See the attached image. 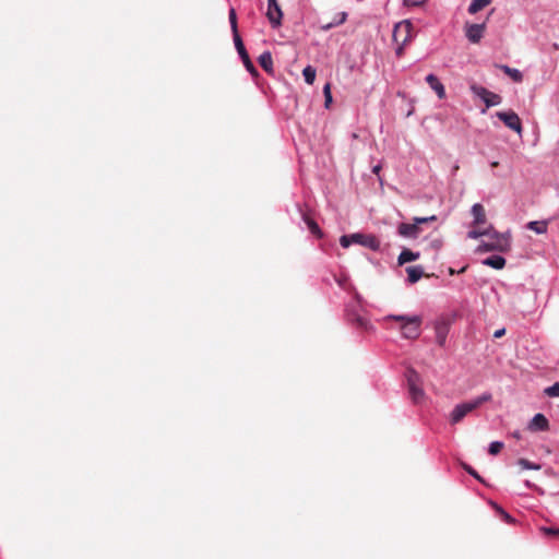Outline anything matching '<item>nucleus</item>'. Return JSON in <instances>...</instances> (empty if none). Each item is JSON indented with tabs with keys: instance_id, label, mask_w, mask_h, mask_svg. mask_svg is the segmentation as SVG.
<instances>
[{
	"instance_id": "f257e3e1",
	"label": "nucleus",
	"mask_w": 559,
	"mask_h": 559,
	"mask_svg": "<svg viewBox=\"0 0 559 559\" xmlns=\"http://www.w3.org/2000/svg\"><path fill=\"white\" fill-rule=\"evenodd\" d=\"M491 399L492 395L490 392H484L472 400L456 404L448 415L449 423L453 426L460 424L465 416L477 409L484 403L491 401Z\"/></svg>"
},
{
	"instance_id": "f03ea898",
	"label": "nucleus",
	"mask_w": 559,
	"mask_h": 559,
	"mask_svg": "<svg viewBox=\"0 0 559 559\" xmlns=\"http://www.w3.org/2000/svg\"><path fill=\"white\" fill-rule=\"evenodd\" d=\"M487 237L488 240H484L479 243L477 248L478 252L506 251L510 247L509 234L497 233L490 227L489 235H487Z\"/></svg>"
},
{
	"instance_id": "7ed1b4c3",
	"label": "nucleus",
	"mask_w": 559,
	"mask_h": 559,
	"mask_svg": "<svg viewBox=\"0 0 559 559\" xmlns=\"http://www.w3.org/2000/svg\"><path fill=\"white\" fill-rule=\"evenodd\" d=\"M340 243L343 248H348L350 245H360L372 251L380 249V240L370 234L354 233L349 235H343L340 238Z\"/></svg>"
},
{
	"instance_id": "20e7f679",
	"label": "nucleus",
	"mask_w": 559,
	"mask_h": 559,
	"mask_svg": "<svg viewBox=\"0 0 559 559\" xmlns=\"http://www.w3.org/2000/svg\"><path fill=\"white\" fill-rule=\"evenodd\" d=\"M406 379L412 402L416 405L423 404L426 401V393L421 386L419 374L411 369L406 373Z\"/></svg>"
},
{
	"instance_id": "39448f33",
	"label": "nucleus",
	"mask_w": 559,
	"mask_h": 559,
	"mask_svg": "<svg viewBox=\"0 0 559 559\" xmlns=\"http://www.w3.org/2000/svg\"><path fill=\"white\" fill-rule=\"evenodd\" d=\"M437 221L436 215L427 216V217H414V223H402L397 227V234L403 238H411L415 239L417 238L420 233V225L426 224L428 222H435Z\"/></svg>"
},
{
	"instance_id": "423d86ee",
	"label": "nucleus",
	"mask_w": 559,
	"mask_h": 559,
	"mask_svg": "<svg viewBox=\"0 0 559 559\" xmlns=\"http://www.w3.org/2000/svg\"><path fill=\"white\" fill-rule=\"evenodd\" d=\"M423 318L419 314H411L406 322L400 324V333L406 340H416L421 333Z\"/></svg>"
},
{
	"instance_id": "0eeeda50",
	"label": "nucleus",
	"mask_w": 559,
	"mask_h": 559,
	"mask_svg": "<svg viewBox=\"0 0 559 559\" xmlns=\"http://www.w3.org/2000/svg\"><path fill=\"white\" fill-rule=\"evenodd\" d=\"M412 24L407 21L401 22L395 25L393 29V39L397 44L396 55L400 56L403 52L404 46L412 38Z\"/></svg>"
},
{
	"instance_id": "6e6552de",
	"label": "nucleus",
	"mask_w": 559,
	"mask_h": 559,
	"mask_svg": "<svg viewBox=\"0 0 559 559\" xmlns=\"http://www.w3.org/2000/svg\"><path fill=\"white\" fill-rule=\"evenodd\" d=\"M471 91L474 96L480 98L486 104L487 108L497 106L501 103V97L498 94L490 92L481 85L473 84L471 85Z\"/></svg>"
},
{
	"instance_id": "1a4fd4ad",
	"label": "nucleus",
	"mask_w": 559,
	"mask_h": 559,
	"mask_svg": "<svg viewBox=\"0 0 559 559\" xmlns=\"http://www.w3.org/2000/svg\"><path fill=\"white\" fill-rule=\"evenodd\" d=\"M496 116L504 123L506 127L513 130L518 134L522 133V122L518 114L512 110L497 111Z\"/></svg>"
},
{
	"instance_id": "9d476101",
	"label": "nucleus",
	"mask_w": 559,
	"mask_h": 559,
	"mask_svg": "<svg viewBox=\"0 0 559 559\" xmlns=\"http://www.w3.org/2000/svg\"><path fill=\"white\" fill-rule=\"evenodd\" d=\"M266 17L273 28L281 26L283 12L277 0H267Z\"/></svg>"
},
{
	"instance_id": "9b49d317",
	"label": "nucleus",
	"mask_w": 559,
	"mask_h": 559,
	"mask_svg": "<svg viewBox=\"0 0 559 559\" xmlns=\"http://www.w3.org/2000/svg\"><path fill=\"white\" fill-rule=\"evenodd\" d=\"M234 44H235L236 50H237L240 59L242 60L243 66L247 69V71L250 72L252 75H255L258 73L257 69L249 58V55L245 48V45L242 43L240 35H236V38H234Z\"/></svg>"
},
{
	"instance_id": "f8f14e48",
	"label": "nucleus",
	"mask_w": 559,
	"mask_h": 559,
	"mask_svg": "<svg viewBox=\"0 0 559 559\" xmlns=\"http://www.w3.org/2000/svg\"><path fill=\"white\" fill-rule=\"evenodd\" d=\"M485 29H486L485 23H480V24H468L467 23L465 25V36L471 43L477 44L484 37Z\"/></svg>"
},
{
	"instance_id": "ddd939ff",
	"label": "nucleus",
	"mask_w": 559,
	"mask_h": 559,
	"mask_svg": "<svg viewBox=\"0 0 559 559\" xmlns=\"http://www.w3.org/2000/svg\"><path fill=\"white\" fill-rule=\"evenodd\" d=\"M527 429L532 432L546 431L549 429V421L544 414L538 413L530 420Z\"/></svg>"
},
{
	"instance_id": "4468645a",
	"label": "nucleus",
	"mask_w": 559,
	"mask_h": 559,
	"mask_svg": "<svg viewBox=\"0 0 559 559\" xmlns=\"http://www.w3.org/2000/svg\"><path fill=\"white\" fill-rule=\"evenodd\" d=\"M425 80L440 99L445 97L444 85L439 81V79L435 74H428Z\"/></svg>"
},
{
	"instance_id": "2eb2a0df",
	"label": "nucleus",
	"mask_w": 559,
	"mask_h": 559,
	"mask_svg": "<svg viewBox=\"0 0 559 559\" xmlns=\"http://www.w3.org/2000/svg\"><path fill=\"white\" fill-rule=\"evenodd\" d=\"M471 212H472V215L474 217V225H483V224H485L486 215H485L484 206L481 204L475 203L472 206Z\"/></svg>"
},
{
	"instance_id": "dca6fc26",
	"label": "nucleus",
	"mask_w": 559,
	"mask_h": 559,
	"mask_svg": "<svg viewBox=\"0 0 559 559\" xmlns=\"http://www.w3.org/2000/svg\"><path fill=\"white\" fill-rule=\"evenodd\" d=\"M483 264L495 270H501L506 265V259L501 255L493 254L483 260Z\"/></svg>"
},
{
	"instance_id": "f3484780",
	"label": "nucleus",
	"mask_w": 559,
	"mask_h": 559,
	"mask_svg": "<svg viewBox=\"0 0 559 559\" xmlns=\"http://www.w3.org/2000/svg\"><path fill=\"white\" fill-rule=\"evenodd\" d=\"M409 283L414 284L418 282L424 275V269L420 265H414L406 267Z\"/></svg>"
},
{
	"instance_id": "a211bd4d",
	"label": "nucleus",
	"mask_w": 559,
	"mask_h": 559,
	"mask_svg": "<svg viewBox=\"0 0 559 559\" xmlns=\"http://www.w3.org/2000/svg\"><path fill=\"white\" fill-rule=\"evenodd\" d=\"M347 316H348V319L353 322H356V324L358 326H360L361 329L364 330H369L372 328L371 323L369 322L368 319H366L365 317H361L359 316L358 313L356 312H353L350 313L348 310H347Z\"/></svg>"
},
{
	"instance_id": "6ab92c4d",
	"label": "nucleus",
	"mask_w": 559,
	"mask_h": 559,
	"mask_svg": "<svg viewBox=\"0 0 559 559\" xmlns=\"http://www.w3.org/2000/svg\"><path fill=\"white\" fill-rule=\"evenodd\" d=\"M259 63L266 72L273 71V58L270 51H264L259 57Z\"/></svg>"
},
{
	"instance_id": "aec40b11",
	"label": "nucleus",
	"mask_w": 559,
	"mask_h": 559,
	"mask_svg": "<svg viewBox=\"0 0 559 559\" xmlns=\"http://www.w3.org/2000/svg\"><path fill=\"white\" fill-rule=\"evenodd\" d=\"M418 258H419V252H413L408 249H404L400 253L397 261H399V264L403 265L405 263L416 261Z\"/></svg>"
},
{
	"instance_id": "412c9836",
	"label": "nucleus",
	"mask_w": 559,
	"mask_h": 559,
	"mask_svg": "<svg viewBox=\"0 0 559 559\" xmlns=\"http://www.w3.org/2000/svg\"><path fill=\"white\" fill-rule=\"evenodd\" d=\"M492 0H472V2L469 3L468 5V13L469 14H475L477 12H479L480 10H483L484 8H486L487 5H489L491 3Z\"/></svg>"
},
{
	"instance_id": "4be33fe9",
	"label": "nucleus",
	"mask_w": 559,
	"mask_h": 559,
	"mask_svg": "<svg viewBox=\"0 0 559 559\" xmlns=\"http://www.w3.org/2000/svg\"><path fill=\"white\" fill-rule=\"evenodd\" d=\"M502 71L508 74L514 82H521L523 74L519 69L510 68L509 66H501Z\"/></svg>"
},
{
	"instance_id": "5701e85b",
	"label": "nucleus",
	"mask_w": 559,
	"mask_h": 559,
	"mask_svg": "<svg viewBox=\"0 0 559 559\" xmlns=\"http://www.w3.org/2000/svg\"><path fill=\"white\" fill-rule=\"evenodd\" d=\"M527 228L530 230L535 231L538 235L545 234L547 231V223L533 221L527 224Z\"/></svg>"
},
{
	"instance_id": "b1692460",
	"label": "nucleus",
	"mask_w": 559,
	"mask_h": 559,
	"mask_svg": "<svg viewBox=\"0 0 559 559\" xmlns=\"http://www.w3.org/2000/svg\"><path fill=\"white\" fill-rule=\"evenodd\" d=\"M316 74H317V71L312 66H307L302 70V75H304L305 82L309 85L313 84V82L316 80Z\"/></svg>"
},
{
	"instance_id": "393cba45",
	"label": "nucleus",
	"mask_w": 559,
	"mask_h": 559,
	"mask_svg": "<svg viewBox=\"0 0 559 559\" xmlns=\"http://www.w3.org/2000/svg\"><path fill=\"white\" fill-rule=\"evenodd\" d=\"M516 464L522 468V469H533V471H539L542 468V466L537 463H533L526 459H519Z\"/></svg>"
},
{
	"instance_id": "a878e982",
	"label": "nucleus",
	"mask_w": 559,
	"mask_h": 559,
	"mask_svg": "<svg viewBox=\"0 0 559 559\" xmlns=\"http://www.w3.org/2000/svg\"><path fill=\"white\" fill-rule=\"evenodd\" d=\"M304 221L307 224V226H308L309 230L311 231V234H313L317 237H321L322 236L321 229H320L319 225L314 221H312L311 218H309V217H307L305 215H304Z\"/></svg>"
},
{
	"instance_id": "bb28decb",
	"label": "nucleus",
	"mask_w": 559,
	"mask_h": 559,
	"mask_svg": "<svg viewBox=\"0 0 559 559\" xmlns=\"http://www.w3.org/2000/svg\"><path fill=\"white\" fill-rule=\"evenodd\" d=\"M229 23L233 31V38H236V35H239L238 27H237V16L236 11L234 8L229 10Z\"/></svg>"
},
{
	"instance_id": "cd10ccee",
	"label": "nucleus",
	"mask_w": 559,
	"mask_h": 559,
	"mask_svg": "<svg viewBox=\"0 0 559 559\" xmlns=\"http://www.w3.org/2000/svg\"><path fill=\"white\" fill-rule=\"evenodd\" d=\"M489 230H490V227L489 228H474L467 233V237L471 239H477L481 236L489 235Z\"/></svg>"
},
{
	"instance_id": "c85d7f7f",
	"label": "nucleus",
	"mask_w": 559,
	"mask_h": 559,
	"mask_svg": "<svg viewBox=\"0 0 559 559\" xmlns=\"http://www.w3.org/2000/svg\"><path fill=\"white\" fill-rule=\"evenodd\" d=\"M411 314H388L385 317H383L382 321L384 323L391 321V320H394V321H397L400 322V324L404 323L407 321V319H409Z\"/></svg>"
},
{
	"instance_id": "c756f323",
	"label": "nucleus",
	"mask_w": 559,
	"mask_h": 559,
	"mask_svg": "<svg viewBox=\"0 0 559 559\" xmlns=\"http://www.w3.org/2000/svg\"><path fill=\"white\" fill-rule=\"evenodd\" d=\"M436 341L440 346H444L447 341V330L442 326L436 329Z\"/></svg>"
},
{
	"instance_id": "7c9ffc66",
	"label": "nucleus",
	"mask_w": 559,
	"mask_h": 559,
	"mask_svg": "<svg viewBox=\"0 0 559 559\" xmlns=\"http://www.w3.org/2000/svg\"><path fill=\"white\" fill-rule=\"evenodd\" d=\"M503 442L501 441H492L489 443L488 452L491 455H497L503 448Z\"/></svg>"
},
{
	"instance_id": "2f4dec72",
	"label": "nucleus",
	"mask_w": 559,
	"mask_h": 559,
	"mask_svg": "<svg viewBox=\"0 0 559 559\" xmlns=\"http://www.w3.org/2000/svg\"><path fill=\"white\" fill-rule=\"evenodd\" d=\"M346 20H347V13L343 11V12H338L333 17V20L331 22H332V25H334V27H336L338 25H342Z\"/></svg>"
},
{
	"instance_id": "473e14b6",
	"label": "nucleus",
	"mask_w": 559,
	"mask_h": 559,
	"mask_svg": "<svg viewBox=\"0 0 559 559\" xmlns=\"http://www.w3.org/2000/svg\"><path fill=\"white\" fill-rule=\"evenodd\" d=\"M545 394L550 397H558L559 396V382H556L552 385L546 388Z\"/></svg>"
},
{
	"instance_id": "72a5a7b5",
	"label": "nucleus",
	"mask_w": 559,
	"mask_h": 559,
	"mask_svg": "<svg viewBox=\"0 0 559 559\" xmlns=\"http://www.w3.org/2000/svg\"><path fill=\"white\" fill-rule=\"evenodd\" d=\"M323 94L325 98V107H329L332 103V94H331V86L329 83H326L323 87Z\"/></svg>"
},
{
	"instance_id": "f704fd0d",
	"label": "nucleus",
	"mask_w": 559,
	"mask_h": 559,
	"mask_svg": "<svg viewBox=\"0 0 559 559\" xmlns=\"http://www.w3.org/2000/svg\"><path fill=\"white\" fill-rule=\"evenodd\" d=\"M426 0H404V4L408 7L421 5Z\"/></svg>"
},
{
	"instance_id": "c9c22d12",
	"label": "nucleus",
	"mask_w": 559,
	"mask_h": 559,
	"mask_svg": "<svg viewBox=\"0 0 559 559\" xmlns=\"http://www.w3.org/2000/svg\"><path fill=\"white\" fill-rule=\"evenodd\" d=\"M464 468H465V471H466L469 475H472V476H473V477H475L476 479L480 480V477H479V475L477 474V472H476L475 469H473L471 466L465 465V466H464Z\"/></svg>"
},
{
	"instance_id": "e433bc0d",
	"label": "nucleus",
	"mask_w": 559,
	"mask_h": 559,
	"mask_svg": "<svg viewBox=\"0 0 559 559\" xmlns=\"http://www.w3.org/2000/svg\"><path fill=\"white\" fill-rule=\"evenodd\" d=\"M544 531L546 534L559 535V528L546 527Z\"/></svg>"
},
{
	"instance_id": "4c0bfd02",
	"label": "nucleus",
	"mask_w": 559,
	"mask_h": 559,
	"mask_svg": "<svg viewBox=\"0 0 559 559\" xmlns=\"http://www.w3.org/2000/svg\"><path fill=\"white\" fill-rule=\"evenodd\" d=\"M504 333H506V329H499V330L495 331V333H493V337H495V338H499V337H501L502 335H504Z\"/></svg>"
},
{
	"instance_id": "58836bf2",
	"label": "nucleus",
	"mask_w": 559,
	"mask_h": 559,
	"mask_svg": "<svg viewBox=\"0 0 559 559\" xmlns=\"http://www.w3.org/2000/svg\"><path fill=\"white\" fill-rule=\"evenodd\" d=\"M333 27H334V25H332V22L321 25V29L324 32H328V31L332 29Z\"/></svg>"
},
{
	"instance_id": "ea45409f",
	"label": "nucleus",
	"mask_w": 559,
	"mask_h": 559,
	"mask_svg": "<svg viewBox=\"0 0 559 559\" xmlns=\"http://www.w3.org/2000/svg\"><path fill=\"white\" fill-rule=\"evenodd\" d=\"M498 510L506 521H508V522L511 521V516L507 512H504L502 509H498Z\"/></svg>"
},
{
	"instance_id": "a19ab883",
	"label": "nucleus",
	"mask_w": 559,
	"mask_h": 559,
	"mask_svg": "<svg viewBox=\"0 0 559 559\" xmlns=\"http://www.w3.org/2000/svg\"><path fill=\"white\" fill-rule=\"evenodd\" d=\"M512 437L516 440H520L522 438L521 431L516 430L512 432Z\"/></svg>"
},
{
	"instance_id": "79ce46f5",
	"label": "nucleus",
	"mask_w": 559,
	"mask_h": 559,
	"mask_svg": "<svg viewBox=\"0 0 559 559\" xmlns=\"http://www.w3.org/2000/svg\"><path fill=\"white\" fill-rule=\"evenodd\" d=\"M380 169H381V165H380V164L374 165V166L372 167V173H373V174H376V175H379Z\"/></svg>"
},
{
	"instance_id": "37998d69",
	"label": "nucleus",
	"mask_w": 559,
	"mask_h": 559,
	"mask_svg": "<svg viewBox=\"0 0 559 559\" xmlns=\"http://www.w3.org/2000/svg\"><path fill=\"white\" fill-rule=\"evenodd\" d=\"M524 485H525L527 488H531V487H532V484H531V481H530V480H526V481L524 483Z\"/></svg>"
},
{
	"instance_id": "c03bdc74",
	"label": "nucleus",
	"mask_w": 559,
	"mask_h": 559,
	"mask_svg": "<svg viewBox=\"0 0 559 559\" xmlns=\"http://www.w3.org/2000/svg\"><path fill=\"white\" fill-rule=\"evenodd\" d=\"M405 37V32H403L401 35H400V41L402 40V38Z\"/></svg>"
},
{
	"instance_id": "a18cd8bd",
	"label": "nucleus",
	"mask_w": 559,
	"mask_h": 559,
	"mask_svg": "<svg viewBox=\"0 0 559 559\" xmlns=\"http://www.w3.org/2000/svg\"><path fill=\"white\" fill-rule=\"evenodd\" d=\"M497 165H498V162H492V163H491V166H492V167H496Z\"/></svg>"
}]
</instances>
